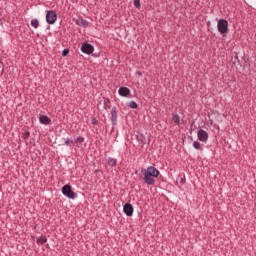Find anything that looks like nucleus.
<instances>
[{
  "instance_id": "1",
  "label": "nucleus",
  "mask_w": 256,
  "mask_h": 256,
  "mask_svg": "<svg viewBox=\"0 0 256 256\" xmlns=\"http://www.w3.org/2000/svg\"><path fill=\"white\" fill-rule=\"evenodd\" d=\"M135 174L146 183V185H155V177H159L161 173L154 166H149L147 169L141 168L135 171Z\"/></svg>"
},
{
  "instance_id": "2",
  "label": "nucleus",
  "mask_w": 256,
  "mask_h": 256,
  "mask_svg": "<svg viewBox=\"0 0 256 256\" xmlns=\"http://www.w3.org/2000/svg\"><path fill=\"white\" fill-rule=\"evenodd\" d=\"M217 29L220 35H227L229 33V22L226 19H220L217 23Z\"/></svg>"
},
{
  "instance_id": "3",
  "label": "nucleus",
  "mask_w": 256,
  "mask_h": 256,
  "mask_svg": "<svg viewBox=\"0 0 256 256\" xmlns=\"http://www.w3.org/2000/svg\"><path fill=\"white\" fill-rule=\"evenodd\" d=\"M62 194L65 195V197H68V199H77V193L73 191V188H71V185L69 184L62 187Z\"/></svg>"
},
{
  "instance_id": "4",
  "label": "nucleus",
  "mask_w": 256,
  "mask_h": 256,
  "mask_svg": "<svg viewBox=\"0 0 256 256\" xmlns=\"http://www.w3.org/2000/svg\"><path fill=\"white\" fill-rule=\"evenodd\" d=\"M55 21H57V13L53 10H49L46 13V22L48 25H54Z\"/></svg>"
},
{
  "instance_id": "5",
  "label": "nucleus",
  "mask_w": 256,
  "mask_h": 256,
  "mask_svg": "<svg viewBox=\"0 0 256 256\" xmlns=\"http://www.w3.org/2000/svg\"><path fill=\"white\" fill-rule=\"evenodd\" d=\"M82 53H85L86 55H91L93 51H95V48L90 43H83L81 46Z\"/></svg>"
},
{
  "instance_id": "6",
  "label": "nucleus",
  "mask_w": 256,
  "mask_h": 256,
  "mask_svg": "<svg viewBox=\"0 0 256 256\" xmlns=\"http://www.w3.org/2000/svg\"><path fill=\"white\" fill-rule=\"evenodd\" d=\"M197 135H198L199 141H201L202 143H207L209 139V133H207V131L200 129L198 130Z\"/></svg>"
},
{
  "instance_id": "7",
  "label": "nucleus",
  "mask_w": 256,
  "mask_h": 256,
  "mask_svg": "<svg viewBox=\"0 0 256 256\" xmlns=\"http://www.w3.org/2000/svg\"><path fill=\"white\" fill-rule=\"evenodd\" d=\"M133 205L131 203H125L123 206V212L127 217H133Z\"/></svg>"
},
{
  "instance_id": "8",
  "label": "nucleus",
  "mask_w": 256,
  "mask_h": 256,
  "mask_svg": "<svg viewBox=\"0 0 256 256\" xmlns=\"http://www.w3.org/2000/svg\"><path fill=\"white\" fill-rule=\"evenodd\" d=\"M75 23L76 25H78V27H84V29H87V27H89V22L81 16L75 20Z\"/></svg>"
},
{
  "instance_id": "9",
  "label": "nucleus",
  "mask_w": 256,
  "mask_h": 256,
  "mask_svg": "<svg viewBox=\"0 0 256 256\" xmlns=\"http://www.w3.org/2000/svg\"><path fill=\"white\" fill-rule=\"evenodd\" d=\"M120 97H129L131 95V90L128 87L122 86L118 90Z\"/></svg>"
},
{
  "instance_id": "10",
  "label": "nucleus",
  "mask_w": 256,
  "mask_h": 256,
  "mask_svg": "<svg viewBox=\"0 0 256 256\" xmlns=\"http://www.w3.org/2000/svg\"><path fill=\"white\" fill-rule=\"evenodd\" d=\"M110 120L113 126L117 125V107L115 106L111 110Z\"/></svg>"
},
{
  "instance_id": "11",
  "label": "nucleus",
  "mask_w": 256,
  "mask_h": 256,
  "mask_svg": "<svg viewBox=\"0 0 256 256\" xmlns=\"http://www.w3.org/2000/svg\"><path fill=\"white\" fill-rule=\"evenodd\" d=\"M39 122L42 125H51V118H49L47 115H40Z\"/></svg>"
},
{
  "instance_id": "12",
  "label": "nucleus",
  "mask_w": 256,
  "mask_h": 256,
  "mask_svg": "<svg viewBox=\"0 0 256 256\" xmlns=\"http://www.w3.org/2000/svg\"><path fill=\"white\" fill-rule=\"evenodd\" d=\"M103 107L105 111H108V109L111 108V100H109V98L103 97Z\"/></svg>"
},
{
  "instance_id": "13",
  "label": "nucleus",
  "mask_w": 256,
  "mask_h": 256,
  "mask_svg": "<svg viewBox=\"0 0 256 256\" xmlns=\"http://www.w3.org/2000/svg\"><path fill=\"white\" fill-rule=\"evenodd\" d=\"M172 120L174 121L175 125H181V117L179 114H172Z\"/></svg>"
},
{
  "instance_id": "14",
  "label": "nucleus",
  "mask_w": 256,
  "mask_h": 256,
  "mask_svg": "<svg viewBox=\"0 0 256 256\" xmlns=\"http://www.w3.org/2000/svg\"><path fill=\"white\" fill-rule=\"evenodd\" d=\"M136 139L139 143H142L143 145H145V141H147V139L145 138V135L138 133L136 135Z\"/></svg>"
},
{
  "instance_id": "15",
  "label": "nucleus",
  "mask_w": 256,
  "mask_h": 256,
  "mask_svg": "<svg viewBox=\"0 0 256 256\" xmlns=\"http://www.w3.org/2000/svg\"><path fill=\"white\" fill-rule=\"evenodd\" d=\"M108 165L110 167H116L117 166V159L109 157L108 158Z\"/></svg>"
},
{
  "instance_id": "16",
  "label": "nucleus",
  "mask_w": 256,
  "mask_h": 256,
  "mask_svg": "<svg viewBox=\"0 0 256 256\" xmlns=\"http://www.w3.org/2000/svg\"><path fill=\"white\" fill-rule=\"evenodd\" d=\"M128 107H129L130 109H137V108L139 107V105H138L137 102H135V101H130V102L128 103Z\"/></svg>"
},
{
  "instance_id": "17",
  "label": "nucleus",
  "mask_w": 256,
  "mask_h": 256,
  "mask_svg": "<svg viewBox=\"0 0 256 256\" xmlns=\"http://www.w3.org/2000/svg\"><path fill=\"white\" fill-rule=\"evenodd\" d=\"M37 243H41L42 245H45L47 243V236H41L37 239Z\"/></svg>"
},
{
  "instance_id": "18",
  "label": "nucleus",
  "mask_w": 256,
  "mask_h": 256,
  "mask_svg": "<svg viewBox=\"0 0 256 256\" xmlns=\"http://www.w3.org/2000/svg\"><path fill=\"white\" fill-rule=\"evenodd\" d=\"M31 25H32V27H34V29H38L39 28V20L32 19L31 20Z\"/></svg>"
},
{
  "instance_id": "19",
  "label": "nucleus",
  "mask_w": 256,
  "mask_h": 256,
  "mask_svg": "<svg viewBox=\"0 0 256 256\" xmlns=\"http://www.w3.org/2000/svg\"><path fill=\"white\" fill-rule=\"evenodd\" d=\"M75 143H79L81 145L82 143H85V138L83 136H79L76 140Z\"/></svg>"
},
{
  "instance_id": "20",
  "label": "nucleus",
  "mask_w": 256,
  "mask_h": 256,
  "mask_svg": "<svg viewBox=\"0 0 256 256\" xmlns=\"http://www.w3.org/2000/svg\"><path fill=\"white\" fill-rule=\"evenodd\" d=\"M134 7H136V9H141V0H134Z\"/></svg>"
},
{
  "instance_id": "21",
  "label": "nucleus",
  "mask_w": 256,
  "mask_h": 256,
  "mask_svg": "<svg viewBox=\"0 0 256 256\" xmlns=\"http://www.w3.org/2000/svg\"><path fill=\"white\" fill-rule=\"evenodd\" d=\"M23 137L24 139H29V137H31V132H29L28 130H25L23 133Z\"/></svg>"
},
{
  "instance_id": "22",
  "label": "nucleus",
  "mask_w": 256,
  "mask_h": 256,
  "mask_svg": "<svg viewBox=\"0 0 256 256\" xmlns=\"http://www.w3.org/2000/svg\"><path fill=\"white\" fill-rule=\"evenodd\" d=\"M193 147H194V149H201V143H199L198 141H194Z\"/></svg>"
},
{
  "instance_id": "23",
  "label": "nucleus",
  "mask_w": 256,
  "mask_h": 256,
  "mask_svg": "<svg viewBox=\"0 0 256 256\" xmlns=\"http://www.w3.org/2000/svg\"><path fill=\"white\" fill-rule=\"evenodd\" d=\"M67 55H69V49L66 48L62 51V57H67Z\"/></svg>"
},
{
  "instance_id": "24",
  "label": "nucleus",
  "mask_w": 256,
  "mask_h": 256,
  "mask_svg": "<svg viewBox=\"0 0 256 256\" xmlns=\"http://www.w3.org/2000/svg\"><path fill=\"white\" fill-rule=\"evenodd\" d=\"M71 143H73V141L71 139L67 138L66 141H65V145L67 147H71Z\"/></svg>"
},
{
  "instance_id": "25",
  "label": "nucleus",
  "mask_w": 256,
  "mask_h": 256,
  "mask_svg": "<svg viewBox=\"0 0 256 256\" xmlns=\"http://www.w3.org/2000/svg\"><path fill=\"white\" fill-rule=\"evenodd\" d=\"M99 121L97 120V118H92V125H98Z\"/></svg>"
},
{
  "instance_id": "26",
  "label": "nucleus",
  "mask_w": 256,
  "mask_h": 256,
  "mask_svg": "<svg viewBox=\"0 0 256 256\" xmlns=\"http://www.w3.org/2000/svg\"><path fill=\"white\" fill-rule=\"evenodd\" d=\"M136 73H137V75H138L139 77H141V76L143 75V73H141V71H137Z\"/></svg>"
},
{
  "instance_id": "27",
  "label": "nucleus",
  "mask_w": 256,
  "mask_h": 256,
  "mask_svg": "<svg viewBox=\"0 0 256 256\" xmlns=\"http://www.w3.org/2000/svg\"><path fill=\"white\" fill-rule=\"evenodd\" d=\"M99 171H101V170L97 169V170H95V173H99Z\"/></svg>"
},
{
  "instance_id": "28",
  "label": "nucleus",
  "mask_w": 256,
  "mask_h": 256,
  "mask_svg": "<svg viewBox=\"0 0 256 256\" xmlns=\"http://www.w3.org/2000/svg\"><path fill=\"white\" fill-rule=\"evenodd\" d=\"M210 125H213V120H210Z\"/></svg>"
}]
</instances>
